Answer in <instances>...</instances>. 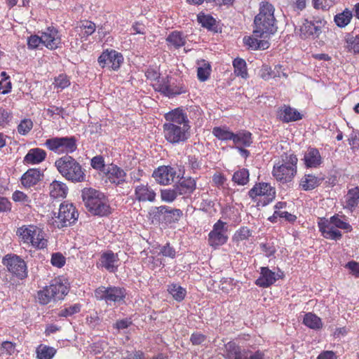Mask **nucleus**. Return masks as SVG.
<instances>
[{
    "label": "nucleus",
    "instance_id": "obj_1",
    "mask_svg": "<svg viewBox=\"0 0 359 359\" xmlns=\"http://www.w3.org/2000/svg\"><path fill=\"white\" fill-rule=\"evenodd\" d=\"M165 123L163 125L165 139L175 144L185 142L190 137V121L185 110L177 107L164 115Z\"/></svg>",
    "mask_w": 359,
    "mask_h": 359
},
{
    "label": "nucleus",
    "instance_id": "obj_2",
    "mask_svg": "<svg viewBox=\"0 0 359 359\" xmlns=\"http://www.w3.org/2000/svg\"><path fill=\"white\" fill-rule=\"evenodd\" d=\"M274 6L266 1L259 3V13L254 19L253 34L256 37L267 38L277 31Z\"/></svg>",
    "mask_w": 359,
    "mask_h": 359
},
{
    "label": "nucleus",
    "instance_id": "obj_3",
    "mask_svg": "<svg viewBox=\"0 0 359 359\" xmlns=\"http://www.w3.org/2000/svg\"><path fill=\"white\" fill-rule=\"evenodd\" d=\"M81 197L85 207L92 215L104 217L111 213L109 200L100 190L86 187L81 191Z\"/></svg>",
    "mask_w": 359,
    "mask_h": 359
},
{
    "label": "nucleus",
    "instance_id": "obj_4",
    "mask_svg": "<svg viewBox=\"0 0 359 359\" xmlns=\"http://www.w3.org/2000/svg\"><path fill=\"white\" fill-rule=\"evenodd\" d=\"M280 158V161L273 165L271 173L276 181L286 184L291 182L297 172L298 158L293 153H285Z\"/></svg>",
    "mask_w": 359,
    "mask_h": 359
},
{
    "label": "nucleus",
    "instance_id": "obj_5",
    "mask_svg": "<svg viewBox=\"0 0 359 359\" xmlns=\"http://www.w3.org/2000/svg\"><path fill=\"white\" fill-rule=\"evenodd\" d=\"M58 172L67 180L81 182L86 179L84 170L79 162L69 155L59 158L55 162Z\"/></svg>",
    "mask_w": 359,
    "mask_h": 359
},
{
    "label": "nucleus",
    "instance_id": "obj_6",
    "mask_svg": "<svg viewBox=\"0 0 359 359\" xmlns=\"http://www.w3.org/2000/svg\"><path fill=\"white\" fill-rule=\"evenodd\" d=\"M17 234L24 243L31 245L36 249H44L47 247L48 240L44 231L36 225H22L17 230Z\"/></svg>",
    "mask_w": 359,
    "mask_h": 359
},
{
    "label": "nucleus",
    "instance_id": "obj_7",
    "mask_svg": "<svg viewBox=\"0 0 359 359\" xmlns=\"http://www.w3.org/2000/svg\"><path fill=\"white\" fill-rule=\"evenodd\" d=\"M248 194L257 207H264L273 201L276 192L270 183L261 182H256Z\"/></svg>",
    "mask_w": 359,
    "mask_h": 359
},
{
    "label": "nucleus",
    "instance_id": "obj_8",
    "mask_svg": "<svg viewBox=\"0 0 359 359\" xmlns=\"http://www.w3.org/2000/svg\"><path fill=\"white\" fill-rule=\"evenodd\" d=\"M76 142L77 140L74 136L55 137L46 140L44 145L48 150L55 154L68 155L77 149Z\"/></svg>",
    "mask_w": 359,
    "mask_h": 359
},
{
    "label": "nucleus",
    "instance_id": "obj_9",
    "mask_svg": "<svg viewBox=\"0 0 359 359\" xmlns=\"http://www.w3.org/2000/svg\"><path fill=\"white\" fill-rule=\"evenodd\" d=\"M126 296V290L118 286H100L95 290L97 300L104 301L107 304L123 302Z\"/></svg>",
    "mask_w": 359,
    "mask_h": 359
},
{
    "label": "nucleus",
    "instance_id": "obj_10",
    "mask_svg": "<svg viewBox=\"0 0 359 359\" xmlns=\"http://www.w3.org/2000/svg\"><path fill=\"white\" fill-rule=\"evenodd\" d=\"M79 212L72 203L63 202L60 204L57 216L53 222L55 227L61 229L75 223Z\"/></svg>",
    "mask_w": 359,
    "mask_h": 359
},
{
    "label": "nucleus",
    "instance_id": "obj_11",
    "mask_svg": "<svg viewBox=\"0 0 359 359\" xmlns=\"http://www.w3.org/2000/svg\"><path fill=\"white\" fill-rule=\"evenodd\" d=\"M3 264L13 276L19 280H24L27 277V266L26 262L20 256L16 255H6L2 260Z\"/></svg>",
    "mask_w": 359,
    "mask_h": 359
},
{
    "label": "nucleus",
    "instance_id": "obj_12",
    "mask_svg": "<svg viewBox=\"0 0 359 359\" xmlns=\"http://www.w3.org/2000/svg\"><path fill=\"white\" fill-rule=\"evenodd\" d=\"M326 21L319 17L313 18V20L304 19L299 28V37L302 39H315L322 33Z\"/></svg>",
    "mask_w": 359,
    "mask_h": 359
},
{
    "label": "nucleus",
    "instance_id": "obj_13",
    "mask_svg": "<svg viewBox=\"0 0 359 359\" xmlns=\"http://www.w3.org/2000/svg\"><path fill=\"white\" fill-rule=\"evenodd\" d=\"M226 223L219 219L214 224L212 230L208 233V244L216 249L224 245L228 241Z\"/></svg>",
    "mask_w": 359,
    "mask_h": 359
},
{
    "label": "nucleus",
    "instance_id": "obj_14",
    "mask_svg": "<svg viewBox=\"0 0 359 359\" xmlns=\"http://www.w3.org/2000/svg\"><path fill=\"white\" fill-rule=\"evenodd\" d=\"M97 62L102 68L108 67L111 70L117 71L123 62V57L115 50L107 49L99 56Z\"/></svg>",
    "mask_w": 359,
    "mask_h": 359
},
{
    "label": "nucleus",
    "instance_id": "obj_15",
    "mask_svg": "<svg viewBox=\"0 0 359 359\" xmlns=\"http://www.w3.org/2000/svg\"><path fill=\"white\" fill-rule=\"evenodd\" d=\"M103 174L105 177L106 182H109L115 187H120L128 182L127 172L114 163L107 165Z\"/></svg>",
    "mask_w": 359,
    "mask_h": 359
},
{
    "label": "nucleus",
    "instance_id": "obj_16",
    "mask_svg": "<svg viewBox=\"0 0 359 359\" xmlns=\"http://www.w3.org/2000/svg\"><path fill=\"white\" fill-rule=\"evenodd\" d=\"M176 175L177 172L174 168L170 165H161L154 170L151 176L157 184L166 186L175 181Z\"/></svg>",
    "mask_w": 359,
    "mask_h": 359
},
{
    "label": "nucleus",
    "instance_id": "obj_17",
    "mask_svg": "<svg viewBox=\"0 0 359 359\" xmlns=\"http://www.w3.org/2000/svg\"><path fill=\"white\" fill-rule=\"evenodd\" d=\"M318 226L321 235L326 239L339 241L342 238L341 232L328 219L318 218Z\"/></svg>",
    "mask_w": 359,
    "mask_h": 359
},
{
    "label": "nucleus",
    "instance_id": "obj_18",
    "mask_svg": "<svg viewBox=\"0 0 359 359\" xmlns=\"http://www.w3.org/2000/svg\"><path fill=\"white\" fill-rule=\"evenodd\" d=\"M43 45L50 50H55L61 45V36L58 30L54 27H48L42 32Z\"/></svg>",
    "mask_w": 359,
    "mask_h": 359
},
{
    "label": "nucleus",
    "instance_id": "obj_19",
    "mask_svg": "<svg viewBox=\"0 0 359 359\" xmlns=\"http://www.w3.org/2000/svg\"><path fill=\"white\" fill-rule=\"evenodd\" d=\"M276 117L283 123H290L301 120L302 115L290 105L284 104L277 109Z\"/></svg>",
    "mask_w": 359,
    "mask_h": 359
},
{
    "label": "nucleus",
    "instance_id": "obj_20",
    "mask_svg": "<svg viewBox=\"0 0 359 359\" xmlns=\"http://www.w3.org/2000/svg\"><path fill=\"white\" fill-rule=\"evenodd\" d=\"M134 196L135 200L139 202H151L156 201V194L155 191L147 184H140L135 187Z\"/></svg>",
    "mask_w": 359,
    "mask_h": 359
},
{
    "label": "nucleus",
    "instance_id": "obj_21",
    "mask_svg": "<svg viewBox=\"0 0 359 359\" xmlns=\"http://www.w3.org/2000/svg\"><path fill=\"white\" fill-rule=\"evenodd\" d=\"M304 163L307 168H319L323 163V158L316 147H309L304 155Z\"/></svg>",
    "mask_w": 359,
    "mask_h": 359
},
{
    "label": "nucleus",
    "instance_id": "obj_22",
    "mask_svg": "<svg viewBox=\"0 0 359 359\" xmlns=\"http://www.w3.org/2000/svg\"><path fill=\"white\" fill-rule=\"evenodd\" d=\"M175 186L180 196L189 198L196 189V180L191 177H183Z\"/></svg>",
    "mask_w": 359,
    "mask_h": 359
},
{
    "label": "nucleus",
    "instance_id": "obj_23",
    "mask_svg": "<svg viewBox=\"0 0 359 359\" xmlns=\"http://www.w3.org/2000/svg\"><path fill=\"white\" fill-rule=\"evenodd\" d=\"M259 74L260 77L265 81L281 77L287 79L288 76L280 65H276L273 69L269 65H264L261 67Z\"/></svg>",
    "mask_w": 359,
    "mask_h": 359
},
{
    "label": "nucleus",
    "instance_id": "obj_24",
    "mask_svg": "<svg viewBox=\"0 0 359 359\" xmlns=\"http://www.w3.org/2000/svg\"><path fill=\"white\" fill-rule=\"evenodd\" d=\"M275 272L272 271L266 266L260 268V275L255 280V284L263 288L269 287L276 281Z\"/></svg>",
    "mask_w": 359,
    "mask_h": 359
},
{
    "label": "nucleus",
    "instance_id": "obj_25",
    "mask_svg": "<svg viewBox=\"0 0 359 359\" xmlns=\"http://www.w3.org/2000/svg\"><path fill=\"white\" fill-rule=\"evenodd\" d=\"M118 260V255L114 253L111 250L103 252L100 257V263L102 266L105 268L108 271L112 273L117 271V263Z\"/></svg>",
    "mask_w": 359,
    "mask_h": 359
},
{
    "label": "nucleus",
    "instance_id": "obj_26",
    "mask_svg": "<svg viewBox=\"0 0 359 359\" xmlns=\"http://www.w3.org/2000/svg\"><path fill=\"white\" fill-rule=\"evenodd\" d=\"M187 36L182 32L175 30L170 32L165 39L169 48L179 49L187 43Z\"/></svg>",
    "mask_w": 359,
    "mask_h": 359
},
{
    "label": "nucleus",
    "instance_id": "obj_27",
    "mask_svg": "<svg viewBox=\"0 0 359 359\" xmlns=\"http://www.w3.org/2000/svg\"><path fill=\"white\" fill-rule=\"evenodd\" d=\"M50 293L53 296L55 301L63 299L68 293L67 287L62 282L60 278H55L50 283Z\"/></svg>",
    "mask_w": 359,
    "mask_h": 359
},
{
    "label": "nucleus",
    "instance_id": "obj_28",
    "mask_svg": "<svg viewBox=\"0 0 359 359\" xmlns=\"http://www.w3.org/2000/svg\"><path fill=\"white\" fill-rule=\"evenodd\" d=\"M41 176V172L38 169H29L21 177V183L24 187L29 188L40 181Z\"/></svg>",
    "mask_w": 359,
    "mask_h": 359
},
{
    "label": "nucleus",
    "instance_id": "obj_29",
    "mask_svg": "<svg viewBox=\"0 0 359 359\" xmlns=\"http://www.w3.org/2000/svg\"><path fill=\"white\" fill-rule=\"evenodd\" d=\"M67 193L68 187L64 182L54 180L49 185V194L53 198H65Z\"/></svg>",
    "mask_w": 359,
    "mask_h": 359
},
{
    "label": "nucleus",
    "instance_id": "obj_30",
    "mask_svg": "<svg viewBox=\"0 0 359 359\" xmlns=\"http://www.w3.org/2000/svg\"><path fill=\"white\" fill-rule=\"evenodd\" d=\"M46 152L40 148H34L28 151L24 157V162L27 164H39L46 158Z\"/></svg>",
    "mask_w": 359,
    "mask_h": 359
},
{
    "label": "nucleus",
    "instance_id": "obj_31",
    "mask_svg": "<svg viewBox=\"0 0 359 359\" xmlns=\"http://www.w3.org/2000/svg\"><path fill=\"white\" fill-rule=\"evenodd\" d=\"M96 29L95 24L90 20L81 21L75 28L76 32L79 34L81 39L86 41L89 36L92 35Z\"/></svg>",
    "mask_w": 359,
    "mask_h": 359
},
{
    "label": "nucleus",
    "instance_id": "obj_32",
    "mask_svg": "<svg viewBox=\"0 0 359 359\" xmlns=\"http://www.w3.org/2000/svg\"><path fill=\"white\" fill-rule=\"evenodd\" d=\"M322 180L314 175L305 174L300 180L299 187L304 191L313 190L321 184Z\"/></svg>",
    "mask_w": 359,
    "mask_h": 359
},
{
    "label": "nucleus",
    "instance_id": "obj_33",
    "mask_svg": "<svg viewBox=\"0 0 359 359\" xmlns=\"http://www.w3.org/2000/svg\"><path fill=\"white\" fill-rule=\"evenodd\" d=\"M345 208L353 211L359 205V187L349 189L345 196Z\"/></svg>",
    "mask_w": 359,
    "mask_h": 359
},
{
    "label": "nucleus",
    "instance_id": "obj_34",
    "mask_svg": "<svg viewBox=\"0 0 359 359\" xmlns=\"http://www.w3.org/2000/svg\"><path fill=\"white\" fill-rule=\"evenodd\" d=\"M244 355V349L234 341H229L225 344L226 359H243Z\"/></svg>",
    "mask_w": 359,
    "mask_h": 359
},
{
    "label": "nucleus",
    "instance_id": "obj_35",
    "mask_svg": "<svg viewBox=\"0 0 359 359\" xmlns=\"http://www.w3.org/2000/svg\"><path fill=\"white\" fill-rule=\"evenodd\" d=\"M232 141L236 147H248L252 144V135L248 130H241L234 133Z\"/></svg>",
    "mask_w": 359,
    "mask_h": 359
},
{
    "label": "nucleus",
    "instance_id": "obj_36",
    "mask_svg": "<svg viewBox=\"0 0 359 359\" xmlns=\"http://www.w3.org/2000/svg\"><path fill=\"white\" fill-rule=\"evenodd\" d=\"M233 73L236 76L242 79L248 77L247 63L245 60L241 57H236L233 60Z\"/></svg>",
    "mask_w": 359,
    "mask_h": 359
},
{
    "label": "nucleus",
    "instance_id": "obj_37",
    "mask_svg": "<svg viewBox=\"0 0 359 359\" xmlns=\"http://www.w3.org/2000/svg\"><path fill=\"white\" fill-rule=\"evenodd\" d=\"M57 353V350L51 346L41 344L36 348V359H52Z\"/></svg>",
    "mask_w": 359,
    "mask_h": 359
},
{
    "label": "nucleus",
    "instance_id": "obj_38",
    "mask_svg": "<svg viewBox=\"0 0 359 359\" xmlns=\"http://www.w3.org/2000/svg\"><path fill=\"white\" fill-rule=\"evenodd\" d=\"M303 323L312 330H320L323 327L321 318L313 313H307L304 315Z\"/></svg>",
    "mask_w": 359,
    "mask_h": 359
},
{
    "label": "nucleus",
    "instance_id": "obj_39",
    "mask_svg": "<svg viewBox=\"0 0 359 359\" xmlns=\"http://www.w3.org/2000/svg\"><path fill=\"white\" fill-rule=\"evenodd\" d=\"M213 135L221 141L232 140L234 133L231 131L227 126H216L212 128Z\"/></svg>",
    "mask_w": 359,
    "mask_h": 359
},
{
    "label": "nucleus",
    "instance_id": "obj_40",
    "mask_svg": "<svg viewBox=\"0 0 359 359\" xmlns=\"http://www.w3.org/2000/svg\"><path fill=\"white\" fill-rule=\"evenodd\" d=\"M328 219L331 224H334L339 230H344L346 233L351 232L353 230L352 226L345 219V216L335 214Z\"/></svg>",
    "mask_w": 359,
    "mask_h": 359
},
{
    "label": "nucleus",
    "instance_id": "obj_41",
    "mask_svg": "<svg viewBox=\"0 0 359 359\" xmlns=\"http://www.w3.org/2000/svg\"><path fill=\"white\" fill-rule=\"evenodd\" d=\"M353 18V14L351 11L346 8L341 13H337L334 18V21L337 27L343 28L347 26Z\"/></svg>",
    "mask_w": 359,
    "mask_h": 359
},
{
    "label": "nucleus",
    "instance_id": "obj_42",
    "mask_svg": "<svg viewBox=\"0 0 359 359\" xmlns=\"http://www.w3.org/2000/svg\"><path fill=\"white\" fill-rule=\"evenodd\" d=\"M345 48L350 53L358 54L359 35L353 36L351 34H348L345 37Z\"/></svg>",
    "mask_w": 359,
    "mask_h": 359
},
{
    "label": "nucleus",
    "instance_id": "obj_43",
    "mask_svg": "<svg viewBox=\"0 0 359 359\" xmlns=\"http://www.w3.org/2000/svg\"><path fill=\"white\" fill-rule=\"evenodd\" d=\"M232 181L241 186L247 184L250 181V173L248 169L241 168L236 170L232 177Z\"/></svg>",
    "mask_w": 359,
    "mask_h": 359
},
{
    "label": "nucleus",
    "instance_id": "obj_44",
    "mask_svg": "<svg viewBox=\"0 0 359 359\" xmlns=\"http://www.w3.org/2000/svg\"><path fill=\"white\" fill-rule=\"evenodd\" d=\"M197 20L203 27L209 30L212 29L216 25V20L212 15L202 12L198 14Z\"/></svg>",
    "mask_w": 359,
    "mask_h": 359
},
{
    "label": "nucleus",
    "instance_id": "obj_45",
    "mask_svg": "<svg viewBox=\"0 0 359 359\" xmlns=\"http://www.w3.org/2000/svg\"><path fill=\"white\" fill-rule=\"evenodd\" d=\"M168 291L177 302L182 301L187 294L186 290L177 284L168 285Z\"/></svg>",
    "mask_w": 359,
    "mask_h": 359
},
{
    "label": "nucleus",
    "instance_id": "obj_46",
    "mask_svg": "<svg viewBox=\"0 0 359 359\" xmlns=\"http://www.w3.org/2000/svg\"><path fill=\"white\" fill-rule=\"evenodd\" d=\"M177 196L180 195L175 185L172 188L161 190V198L164 202L172 203L177 198Z\"/></svg>",
    "mask_w": 359,
    "mask_h": 359
},
{
    "label": "nucleus",
    "instance_id": "obj_47",
    "mask_svg": "<svg viewBox=\"0 0 359 359\" xmlns=\"http://www.w3.org/2000/svg\"><path fill=\"white\" fill-rule=\"evenodd\" d=\"M37 297L39 303L43 305L48 304L52 300L55 301L53 296L50 293V285L38 291Z\"/></svg>",
    "mask_w": 359,
    "mask_h": 359
},
{
    "label": "nucleus",
    "instance_id": "obj_48",
    "mask_svg": "<svg viewBox=\"0 0 359 359\" xmlns=\"http://www.w3.org/2000/svg\"><path fill=\"white\" fill-rule=\"evenodd\" d=\"M211 67L208 62L202 61V65L198 67L197 76L199 81H205L208 79L210 75Z\"/></svg>",
    "mask_w": 359,
    "mask_h": 359
},
{
    "label": "nucleus",
    "instance_id": "obj_49",
    "mask_svg": "<svg viewBox=\"0 0 359 359\" xmlns=\"http://www.w3.org/2000/svg\"><path fill=\"white\" fill-rule=\"evenodd\" d=\"M71 84L69 77L65 74H60L55 78L53 85L56 89L62 90L63 89L69 87Z\"/></svg>",
    "mask_w": 359,
    "mask_h": 359
},
{
    "label": "nucleus",
    "instance_id": "obj_50",
    "mask_svg": "<svg viewBox=\"0 0 359 359\" xmlns=\"http://www.w3.org/2000/svg\"><path fill=\"white\" fill-rule=\"evenodd\" d=\"M252 235L251 230L247 226H242L238 229L233 236V241L236 243L248 240Z\"/></svg>",
    "mask_w": 359,
    "mask_h": 359
},
{
    "label": "nucleus",
    "instance_id": "obj_51",
    "mask_svg": "<svg viewBox=\"0 0 359 359\" xmlns=\"http://www.w3.org/2000/svg\"><path fill=\"white\" fill-rule=\"evenodd\" d=\"M182 215L183 213L180 209H169L167 207V212L165 213V220L168 223L177 222Z\"/></svg>",
    "mask_w": 359,
    "mask_h": 359
},
{
    "label": "nucleus",
    "instance_id": "obj_52",
    "mask_svg": "<svg viewBox=\"0 0 359 359\" xmlns=\"http://www.w3.org/2000/svg\"><path fill=\"white\" fill-rule=\"evenodd\" d=\"M236 286V282L232 278H222L220 280V290L228 294L232 291Z\"/></svg>",
    "mask_w": 359,
    "mask_h": 359
},
{
    "label": "nucleus",
    "instance_id": "obj_53",
    "mask_svg": "<svg viewBox=\"0 0 359 359\" xmlns=\"http://www.w3.org/2000/svg\"><path fill=\"white\" fill-rule=\"evenodd\" d=\"M81 305L80 304H74L73 305H70L69 306L65 307L61 309L58 313L60 317H69L72 316L74 314L78 313L81 311Z\"/></svg>",
    "mask_w": 359,
    "mask_h": 359
},
{
    "label": "nucleus",
    "instance_id": "obj_54",
    "mask_svg": "<svg viewBox=\"0 0 359 359\" xmlns=\"http://www.w3.org/2000/svg\"><path fill=\"white\" fill-rule=\"evenodd\" d=\"M15 343L10 341H5L2 342L0 347V355H11L15 351Z\"/></svg>",
    "mask_w": 359,
    "mask_h": 359
},
{
    "label": "nucleus",
    "instance_id": "obj_55",
    "mask_svg": "<svg viewBox=\"0 0 359 359\" xmlns=\"http://www.w3.org/2000/svg\"><path fill=\"white\" fill-rule=\"evenodd\" d=\"M33 128V122L30 118L22 119L18 126V132L22 135H27Z\"/></svg>",
    "mask_w": 359,
    "mask_h": 359
},
{
    "label": "nucleus",
    "instance_id": "obj_56",
    "mask_svg": "<svg viewBox=\"0 0 359 359\" xmlns=\"http://www.w3.org/2000/svg\"><path fill=\"white\" fill-rule=\"evenodd\" d=\"M12 199L14 202L21 203L25 205H29L31 203L29 197L24 192L16 190L13 193Z\"/></svg>",
    "mask_w": 359,
    "mask_h": 359
},
{
    "label": "nucleus",
    "instance_id": "obj_57",
    "mask_svg": "<svg viewBox=\"0 0 359 359\" xmlns=\"http://www.w3.org/2000/svg\"><path fill=\"white\" fill-rule=\"evenodd\" d=\"M313 8L318 10L327 11L334 4L335 0H312Z\"/></svg>",
    "mask_w": 359,
    "mask_h": 359
},
{
    "label": "nucleus",
    "instance_id": "obj_58",
    "mask_svg": "<svg viewBox=\"0 0 359 359\" xmlns=\"http://www.w3.org/2000/svg\"><path fill=\"white\" fill-rule=\"evenodd\" d=\"M170 83L168 76L166 77H160L158 78L156 82L153 85L155 90L160 92L163 94V92H166L168 90L167 87L168 86V83Z\"/></svg>",
    "mask_w": 359,
    "mask_h": 359
},
{
    "label": "nucleus",
    "instance_id": "obj_59",
    "mask_svg": "<svg viewBox=\"0 0 359 359\" xmlns=\"http://www.w3.org/2000/svg\"><path fill=\"white\" fill-rule=\"evenodd\" d=\"M167 88L168 90L166 92H163V95L169 97L186 93V90L182 86L170 84V83H168Z\"/></svg>",
    "mask_w": 359,
    "mask_h": 359
},
{
    "label": "nucleus",
    "instance_id": "obj_60",
    "mask_svg": "<svg viewBox=\"0 0 359 359\" xmlns=\"http://www.w3.org/2000/svg\"><path fill=\"white\" fill-rule=\"evenodd\" d=\"M92 168L95 170L102 171L104 173V170L107 165L104 164V160L102 156L97 155L94 156L90 161Z\"/></svg>",
    "mask_w": 359,
    "mask_h": 359
},
{
    "label": "nucleus",
    "instance_id": "obj_61",
    "mask_svg": "<svg viewBox=\"0 0 359 359\" xmlns=\"http://www.w3.org/2000/svg\"><path fill=\"white\" fill-rule=\"evenodd\" d=\"M51 264L57 268H62L66 262V259L60 252L53 253L50 259Z\"/></svg>",
    "mask_w": 359,
    "mask_h": 359
},
{
    "label": "nucleus",
    "instance_id": "obj_62",
    "mask_svg": "<svg viewBox=\"0 0 359 359\" xmlns=\"http://www.w3.org/2000/svg\"><path fill=\"white\" fill-rule=\"evenodd\" d=\"M243 359H265V354L260 350L253 352L250 350L244 349V355Z\"/></svg>",
    "mask_w": 359,
    "mask_h": 359
},
{
    "label": "nucleus",
    "instance_id": "obj_63",
    "mask_svg": "<svg viewBox=\"0 0 359 359\" xmlns=\"http://www.w3.org/2000/svg\"><path fill=\"white\" fill-rule=\"evenodd\" d=\"M348 144L353 151L359 149V131H352L348 139Z\"/></svg>",
    "mask_w": 359,
    "mask_h": 359
},
{
    "label": "nucleus",
    "instance_id": "obj_64",
    "mask_svg": "<svg viewBox=\"0 0 359 359\" xmlns=\"http://www.w3.org/2000/svg\"><path fill=\"white\" fill-rule=\"evenodd\" d=\"M160 255H162L164 257H168L170 258H175L176 255V251L173 247L170 245L169 243H167L165 245L161 247L160 249Z\"/></svg>",
    "mask_w": 359,
    "mask_h": 359
}]
</instances>
